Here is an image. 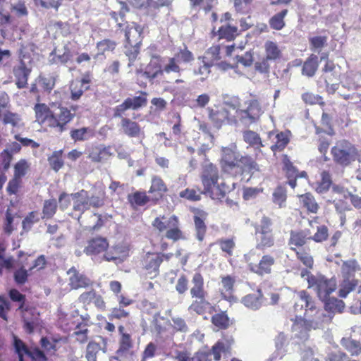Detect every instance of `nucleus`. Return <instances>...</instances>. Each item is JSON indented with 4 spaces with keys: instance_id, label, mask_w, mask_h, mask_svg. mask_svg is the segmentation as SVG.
I'll use <instances>...</instances> for the list:
<instances>
[{
    "instance_id": "nucleus-1",
    "label": "nucleus",
    "mask_w": 361,
    "mask_h": 361,
    "mask_svg": "<svg viewBox=\"0 0 361 361\" xmlns=\"http://www.w3.org/2000/svg\"><path fill=\"white\" fill-rule=\"evenodd\" d=\"M201 180L204 186L203 193L209 195L212 199H221L228 191V187L224 183H218V169L211 163L203 166Z\"/></svg>"
},
{
    "instance_id": "nucleus-2",
    "label": "nucleus",
    "mask_w": 361,
    "mask_h": 361,
    "mask_svg": "<svg viewBox=\"0 0 361 361\" xmlns=\"http://www.w3.org/2000/svg\"><path fill=\"white\" fill-rule=\"evenodd\" d=\"M331 152L334 162L342 166H349L355 160L361 162V156L357 149L345 140L338 141L331 148Z\"/></svg>"
},
{
    "instance_id": "nucleus-3",
    "label": "nucleus",
    "mask_w": 361,
    "mask_h": 361,
    "mask_svg": "<svg viewBox=\"0 0 361 361\" xmlns=\"http://www.w3.org/2000/svg\"><path fill=\"white\" fill-rule=\"evenodd\" d=\"M231 343L228 341L222 340L218 341L212 348V351L207 354L203 352L196 353L193 356H190L187 353L180 352L176 357L177 361H209V355H213L216 361L221 358V353H226L231 348Z\"/></svg>"
},
{
    "instance_id": "nucleus-4",
    "label": "nucleus",
    "mask_w": 361,
    "mask_h": 361,
    "mask_svg": "<svg viewBox=\"0 0 361 361\" xmlns=\"http://www.w3.org/2000/svg\"><path fill=\"white\" fill-rule=\"evenodd\" d=\"M308 287L312 288L320 300H325L334 292L337 287L335 279H328L322 275H312L307 279Z\"/></svg>"
},
{
    "instance_id": "nucleus-5",
    "label": "nucleus",
    "mask_w": 361,
    "mask_h": 361,
    "mask_svg": "<svg viewBox=\"0 0 361 361\" xmlns=\"http://www.w3.org/2000/svg\"><path fill=\"white\" fill-rule=\"evenodd\" d=\"M147 93L141 92L140 95L126 98L122 104L114 109L113 116L114 118H122L127 110H138L147 105Z\"/></svg>"
},
{
    "instance_id": "nucleus-6",
    "label": "nucleus",
    "mask_w": 361,
    "mask_h": 361,
    "mask_svg": "<svg viewBox=\"0 0 361 361\" xmlns=\"http://www.w3.org/2000/svg\"><path fill=\"white\" fill-rule=\"evenodd\" d=\"M246 109L237 110L236 116L245 126H250L254 123L262 113V107L257 99H252L247 102Z\"/></svg>"
},
{
    "instance_id": "nucleus-7",
    "label": "nucleus",
    "mask_w": 361,
    "mask_h": 361,
    "mask_svg": "<svg viewBox=\"0 0 361 361\" xmlns=\"http://www.w3.org/2000/svg\"><path fill=\"white\" fill-rule=\"evenodd\" d=\"M240 152L235 143L227 147H222L221 149V165L222 170L227 173H232L233 168L237 163Z\"/></svg>"
},
{
    "instance_id": "nucleus-8",
    "label": "nucleus",
    "mask_w": 361,
    "mask_h": 361,
    "mask_svg": "<svg viewBox=\"0 0 361 361\" xmlns=\"http://www.w3.org/2000/svg\"><path fill=\"white\" fill-rule=\"evenodd\" d=\"M305 324L307 326L317 329L322 327L324 324L329 323L331 321L324 310H317L315 305L307 313L305 314Z\"/></svg>"
},
{
    "instance_id": "nucleus-9",
    "label": "nucleus",
    "mask_w": 361,
    "mask_h": 361,
    "mask_svg": "<svg viewBox=\"0 0 361 361\" xmlns=\"http://www.w3.org/2000/svg\"><path fill=\"white\" fill-rule=\"evenodd\" d=\"M237 163L233 168L232 173H229L233 176H242L243 173H252L255 171H258V165L256 161L250 156L242 155L240 154Z\"/></svg>"
},
{
    "instance_id": "nucleus-10",
    "label": "nucleus",
    "mask_w": 361,
    "mask_h": 361,
    "mask_svg": "<svg viewBox=\"0 0 361 361\" xmlns=\"http://www.w3.org/2000/svg\"><path fill=\"white\" fill-rule=\"evenodd\" d=\"M67 274L69 276V285L72 289L87 288L92 284L91 280L79 273L74 267L67 271Z\"/></svg>"
},
{
    "instance_id": "nucleus-11",
    "label": "nucleus",
    "mask_w": 361,
    "mask_h": 361,
    "mask_svg": "<svg viewBox=\"0 0 361 361\" xmlns=\"http://www.w3.org/2000/svg\"><path fill=\"white\" fill-rule=\"evenodd\" d=\"M142 28L140 25L131 23L126 26L125 36L128 45L140 46L142 41Z\"/></svg>"
},
{
    "instance_id": "nucleus-12",
    "label": "nucleus",
    "mask_w": 361,
    "mask_h": 361,
    "mask_svg": "<svg viewBox=\"0 0 361 361\" xmlns=\"http://www.w3.org/2000/svg\"><path fill=\"white\" fill-rule=\"evenodd\" d=\"M209 118L217 128H220L226 122L231 125L236 122L235 117L229 116L228 111L226 108H221L216 111L212 110Z\"/></svg>"
},
{
    "instance_id": "nucleus-13",
    "label": "nucleus",
    "mask_w": 361,
    "mask_h": 361,
    "mask_svg": "<svg viewBox=\"0 0 361 361\" xmlns=\"http://www.w3.org/2000/svg\"><path fill=\"white\" fill-rule=\"evenodd\" d=\"M121 118V127L125 135L129 137H140L142 135L144 137V132L137 122L123 116Z\"/></svg>"
},
{
    "instance_id": "nucleus-14",
    "label": "nucleus",
    "mask_w": 361,
    "mask_h": 361,
    "mask_svg": "<svg viewBox=\"0 0 361 361\" xmlns=\"http://www.w3.org/2000/svg\"><path fill=\"white\" fill-rule=\"evenodd\" d=\"M137 73L140 74L141 77L147 78L149 81L157 78L161 75L160 56H153L145 70L137 71Z\"/></svg>"
},
{
    "instance_id": "nucleus-15",
    "label": "nucleus",
    "mask_w": 361,
    "mask_h": 361,
    "mask_svg": "<svg viewBox=\"0 0 361 361\" xmlns=\"http://www.w3.org/2000/svg\"><path fill=\"white\" fill-rule=\"evenodd\" d=\"M72 57L71 49L68 44H65L61 48H55L49 55L51 63L66 64Z\"/></svg>"
},
{
    "instance_id": "nucleus-16",
    "label": "nucleus",
    "mask_w": 361,
    "mask_h": 361,
    "mask_svg": "<svg viewBox=\"0 0 361 361\" xmlns=\"http://www.w3.org/2000/svg\"><path fill=\"white\" fill-rule=\"evenodd\" d=\"M73 201V210L80 212V214L90 209L89 196L87 192L82 190L80 192L72 193L71 195ZM81 215L79 216L78 219Z\"/></svg>"
},
{
    "instance_id": "nucleus-17",
    "label": "nucleus",
    "mask_w": 361,
    "mask_h": 361,
    "mask_svg": "<svg viewBox=\"0 0 361 361\" xmlns=\"http://www.w3.org/2000/svg\"><path fill=\"white\" fill-rule=\"evenodd\" d=\"M322 301L324 302V311L331 319L336 313H342L345 309L344 302L335 297L329 296Z\"/></svg>"
},
{
    "instance_id": "nucleus-18",
    "label": "nucleus",
    "mask_w": 361,
    "mask_h": 361,
    "mask_svg": "<svg viewBox=\"0 0 361 361\" xmlns=\"http://www.w3.org/2000/svg\"><path fill=\"white\" fill-rule=\"evenodd\" d=\"M275 262L274 258L269 255H264L257 264L250 263L249 267L252 271L264 275L271 272V267Z\"/></svg>"
},
{
    "instance_id": "nucleus-19",
    "label": "nucleus",
    "mask_w": 361,
    "mask_h": 361,
    "mask_svg": "<svg viewBox=\"0 0 361 361\" xmlns=\"http://www.w3.org/2000/svg\"><path fill=\"white\" fill-rule=\"evenodd\" d=\"M31 73L30 68H28L24 62L20 63L13 68V74L16 78V85L19 89L27 86L28 77Z\"/></svg>"
},
{
    "instance_id": "nucleus-20",
    "label": "nucleus",
    "mask_w": 361,
    "mask_h": 361,
    "mask_svg": "<svg viewBox=\"0 0 361 361\" xmlns=\"http://www.w3.org/2000/svg\"><path fill=\"white\" fill-rule=\"evenodd\" d=\"M312 239V233L310 229L305 228L300 231H291L288 244L292 246L301 247L305 245L307 240Z\"/></svg>"
},
{
    "instance_id": "nucleus-21",
    "label": "nucleus",
    "mask_w": 361,
    "mask_h": 361,
    "mask_svg": "<svg viewBox=\"0 0 361 361\" xmlns=\"http://www.w3.org/2000/svg\"><path fill=\"white\" fill-rule=\"evenodd\" d=\"M109 243L104 238H96L88 242L87 246L85 248L84 252L87 255H97L106 250Z\"/></svg>"
},
{
    "instance_id": "nucleus-22",
    "label": "nucleus",
    "mask_w": 361,
    "mask_h": 361,
    "mask_svg": "<svg viewBox=\"0 0 361 361\" xmlns=\"http://www.w3.org/2000/svg\"><path fill=\"white\" fill-rule=\"evenodd\" d=\"M297 296L298 300L295 302L294 305L295 312H300L305 308V314H306L309 310L314 307V302L306 291H300L297 294Z\"/></svg>"
},
{
    "instance_id": "nucleus-23",
    "label": "nucleus",
    "mask_w": 361,
    "mask_h": 361,
    "mask_svg": "<svg viewBox=\"0 0 361 361\" xmlns=\"http://www.w3.org/2000/svg\"><path fill=\"white\" fill-rule=\"evenodd\" d=\"M241 302L247 308L252 310H259L263 303V294L260 289L257 293L248 294L244 296Z\"/></svg>"
},
{
    "instance_id": "nucleus-24",
    "label": "nucleus",
    "mask_w": 361,
    "mask_h": 361,
    "mask_svg": "<svg viewBox=\"0 0 361 361\" xmlns=\"http://www.w3.org/2000/svg\"><path fill=\"white\" fill-rule=\"evenodd\" d=\"M192 288L190 295L192 298H202L207 295L204 289V279L200 273H195L192 279Z\"/></svg>"
},
{
    "instance_id": "nucleus-25",
    "label": "nucleus",
    "mask_w": 361,
    "mask_h": 361,
    "mask_svg": "<svg viewBox=\"0 0 361 361\" xmlns=\"http://www.w3.org/2000/svg\"><path fill=\"white\" fill-rule=\"evenodd\" d=\"M243 139L250 147L255 150L261 151L260 148L265 146L259 135L252 130H246L243 132Z\"/></svg>"
},
{
    "instance_id": "nucleus-26",
    "label": "nucleus",
    "mask_w": 361,
    "mask_h": 361,
    "mask_svg": "<svg viewBox=\"0 0 361 361\" xmlns=\"http://www.w3.org/2000/svg\"><path fill=\"white\" fill-rule=\"evenodd\" d=\"M169 230L166 233L168 239L176 241L183 238L181 231L178 228V219L175 215L168 219Z\"/></svg>"
},
{
    "instance_id": "nucleus-27",
    "label": "nucleus",
    "mask_w": 361,
    "mask_h": 361,
    "mask_svg": "<svg viewBox=\"0 0 361 361\" xmlns=\"http://www.w3.org/2000/svg\"><path fill=\"white\" fill-rule=\"evenodd\" d=\"M318 67V57L317 55L312 54L304 62L302 68V74L308 78H312L315 75Z\"/></svg>"
},
{
    "instance_id": "nucleus-28",
    "label": "nucleus",
    "mask_w": 361,
    "mask_h": 361,
    "mask_svg": "<svg viewBox=\"0 0 361 361\" xmlns=\"http://www.w3.org/2000/svg\"><path fill=\"white\" fill-rule=\"evenodd\" d=\"M162 261V257L159 255H152L147 257L145 262V268L151 278L157 276Z\"/></svg>"
},
{
    "instance_id": "nucleus-29",
    "label": "nucleus",
    "mask_w": 361,
    "mask_h": 361,
    "mask_svg": "<svg viewBox=\"0 0 361 361\" xmlns=\"http://www.w3.org/2000/svg\"><path fill=\"white\" fill-rule=\"evenodd\" d=\"M118 331L121 334V338L120 340V347L116 353L118 356H122L126 353H128L133 347V342L130 334L125 331L123 326H120L118 327Z\"/></svg>"
},
{
    "instance_id": "nucleus-30",
    "label": "nucleus",
    "mask_w": 361,
    "mask_h": 361,
    "mask_svg": "<svg viewBox=\"0 0 361 361\" xmlns=\"http://www.w3.org/2000/svg\"><path fill=\"white\" fill-rule=\"evenodd\" d=\"M361 270L355 260H348L341 266V274L343 279H354L355 273Z\"/></svg>"
},
{
    "instance_id": "nucleus-31",
    "label": "nucleus",
    "mask_w": 361,
    "mask_h": 361,
    "mask_svg": "<svg viewBox=\"0 0 361 361\" xmlns=\"http://www.w3.org/2000/svg\"><path fill=\"white\" fill-rule=\"evenodd\" d=\"M269 137L273 139V140H275L274 144L270 147L274 152L283 150L289 141L287 135L283 133H275L269 132Z\"/></svg>"
},
{
    "instance_id": "nucleus-32",
    "label": "nucleus",
    "mask_w": 361,
    "mask_h": 361,
    "mask_svg": "<svg viewBox=\"0 0 361 361\" xmlns=\"http://www.w3.org/2000/svg\"><path fill=\"white\" fill-rule=\"evenodd\" d=\"M204 220L205 216L204 213H199L194 216L195 235L199 241L203 240L206 233L207 226Z\"/></svg>"
},
{
    "instance_id": "nucleus-33",
    "label": "nucleus",
    "mask_w": 361,
    "mask_h": 361,
    "mask_svg": "<svg viewBox=\"0 0 361 361\" xmlns=\"http://www.w3.org/2000/svg\"><path fill=\"white\" fill-rule=\"evenodd\" d=\"M311 329H312V328H310L305 324V319L301 322H295L292 326L294 336L301 341H305L307 339L309 336L308 331Z\"/></svg>"
},
{
    "instance_id": "nucleus-34",
    "label": "nucleus",
    "mask_w": 361,
    "mask_h": 361,
    "mask_svg": "<svg viewBox=\"0 0 361 361\" xmlns=\"http://www.w3.org/2000/svg\"><path fill=\"white\" fill-rule=\"evenodd\" d=\"M341 345L353 356H357L361 354V343L359 341L343 338L341 340Z\"/></svg>"
},
{
    "instance_id": "nucleus-35",
    "label": "nucleus",
    "mask_w": 361,
    "mask_h": 361,
    "mask_svg": "<svg viewBox=\"0 0 361 361\" xmlns=\"http://www.w3.org/2000/svg\"><path fill=\"white\" fill-rule=\"evenodd\" d=\"M264 49L265 57L271 61H275L276 60L280 59L281 51L276 42L272 41L266 42L264 44Z\"/></svg>"
},
{
    "instance_id": "nucleus-36",
    "label": "nucleus",
    "mask_w": 361,
    "mask_h": 361,
    "mask_svg": "<svg viewBox=\"0 0 361 361\" xmlns=\"http://www.w3.org/2000/svg\"><path fill=\"white\" fill-rule=\"evenodd\" d=\"M13 345L15 350L16 353L18 356L19 361H24L23 356L26 355L30 354V348H29L25 343L20 339L18 336L13 335Z\"/></svg>"
},
{
    "instance_id": "nucleus-37",
    "label": "nucleus",
    "mask_w": 361,
    "mask_h": 361,
    "mask_svg": "<svg viewBox=\"0 0 361 361\" xmlns=\"http://www.w3.org/2000/svg\"><path fill=\"white\" fill-rule=\"evenodd\" d=\"M195 298L196 300L189 306V311L203 314L210 307V303L206 300V297Z\"/></svg>"
},
{
    "instance_id": "nucleus-38",
    "label": "nucleus",
    "mask_w": 361,
    "mask_h": 361,
    "mask_svg": "<svg viewBox=\"0 0 361 361\" xmlns=\"http://www.w3.org/2000/svg\"><path fill=\"white\" fill-rule=\"evenodd\" d=\"M357 285L358 281L355 279H343L339 289V296L346 298L348 293L354 290Z\"/></svg>"
},
{
    "instance_id": "nucleus-39",
    "label": "nucleus",
    "mask_w": 361,
    "mask_h": 361,
    "mask_svg": "<svg viewBox=\"0 0 361 361\" xmlns=\"http://www.w3.org/2000/svg\"><path fill=\"white\" fill-rule=\"evenodd\" d=\"M288 13V10L284 9L273 16L269 20V25L272 29L281 30L285 26L284 18Z\"/></svg>"
},
{
    "instance_id": "nucleus-40",
    "label": "nucleus",
    "mask_w": 361,
    "mask_h": 361,
    "mask_svg": "<svg viewBox=\"0 0 361 361\" xmlns=\"http://www.w3.org/2000/svg\"><path fill=\"white\" fill-rule=\"evenodd\" d=\"M238 35V27L229 24L222 25L219 29V35L220 38H225L228 41L234 39Z\"/></svg>"
},
{
    "instance_id": "nucleus-41",
    "label": "nucleus",
    "mask_w": 361,
    "mask_h": 361,
    "mask_svg": "<svg viewBox=\"0 0 361 361\" xmlns=\"http://www.w3.org/2000/svg\"><path fill=\"white\" fill-rule=\"evenodd\" d=\"M257 234L258 235L257 248L270 247L274 245V240L271 232L259 233Z\"/></svg>"
},
{
    "instance_id": "nucleus-42",
    "label": "nucleus",
    "mask_w": 361,
    "mask_h": 361,
    "mask_svg": "<svg viewBox=\"0 0 361 361\" xmlns=\"http://www.w3.org/2000/svg\"><path fill=\"white\" fill-rule=\"evenodd\" d=\"M300 202L307 209L312 213H317L319 206L314 197L310 193H306L300 196Z\"/></svg>"
},
{
    "instance_id": "nucleus-43",
    "label": "nucleus",
    "mask_w": 361,
    "mask_h": 361,
    "mask_svg": "<svg viewBox=\"0 0 361 361\" xmlns=\"http://www.w3.org/2000/svg\"><path fill=\"white\" fill-rule=\"evenodd\" d=\"M182 69L178 65V61L175 57L169 58L168 62L164 65V68L161 67V75L164 73H180Z\"/></svg>"
},
{
    "instance_id": "nucleus-44",
    "label": "nucleus",
    "mask_w": 361,
    "mask_h": 361,
    "mask_svg": "<svg viewBox=\"0 0 361 361\" xmlns=\"http://www.w3.org/2000/svg\"><path fill=\"white\" fill-rule=\"evenodd\" d=\"M37 121L39 123H46V119L51 114V111L44 104H37L35 106Z\"/></svg>"
},
{
    "instance_id": "nucleus-45",
    "label": "nucleus",
    "mask_w": 361,
    "mask_h": 361,
    "mask_svg": "<svg viewBox=\"0 0 361 361\" xmlns=\"http://www.w3.org/2000/svg\"><path fill=\"white\" fill-rule=\"evenodd\" d=\"M128 201L132 205L143 206L149 201V198L145 192H135L128 195Z\"/></svg>"
},
{
    "instance_id": "nucleus-46",
    "label": "nucleus",
    "mask_w": 361,
    "mask_h": 361,
    "mask_svg": "<svg viewBox=\"0 0 361 361\" xmlns=\"http://www.w3.org/2000/svg\"><path fill=\"white\" fill-rule=\"evenodd\" d=\"M213 324L219 329H226L230 325V320L226 312L214 314L212 318Z\"/></svg>"
},
{
    "instance_id": "nucleus-47",
    "label": "nucleus",
    "mask_w": 361,
    "mask_h": 361,
    "mask_svg": "<svg viewBox=\"0 0 361 361\" xmlns=\"http://www.w3.org/2000/svg\"><path fill=\"white\" fill-rule=\"evenodd\" d=\"M61 155L62 150L55 151L48 159L51 169L56 172H57L63 166V161L61 158Z\"/></svg>"
},
{
    "instance_id": "nucleus-48",
    "label": "nucleus",
    "mask_w": 361,
    "mask_h": 361,
    "mask_svg": "<svg viewBox=\"0 0 361 361\" xmlns=\"http://www.w3.org/2000/svg\"><path fill=\"white\" fill-rule=\"evenodd\" d=\"M322 180L319 183L316 190L318 193H324L329 190L331 185V176L328 171H323L321 174Z\"/></svg>"
},
{
    "instance_id": "nucleus-49",
    "label": "nucleus",
    "mask_w": 361,
    "mask_h": 361,
    "mask_svg": "<svg viewBox=\"0 0 361 361\" xmlns=\"http://www.w3.org/2000/svg\"><path fill=\"white\" fill-rule=\"evenodd\" d=\"M57 117L61 121L60 123L64 127V130H66V125L75 117V113L71 112V110H68L67 108L61 107Z\"/></svg>"
},
{
    "instance_id": "nucleus-50",
    "label": "nucleus",
    "mask_w": 361,
    "mask_h": 361,
    "mask_svg": "<svg viewBox=\"0 0 361 361\" xmlns=\"http://www.w3.org/2000/svg\"><path fill=\"white\" fill-rule=\"evenodd\" d=\"M310 49L319 52L327 43V37L325 36H315L309 39Z\"/></svg>"
},
{
    "instance_id": "nucleus-51",
    "label": "nucleus",
    "mask_w": 361,
    "mask_h": 361,
    "mask_svg": "<svg viewBox=\"0 0 361 361\" xmlns=\"http://www.w3.org/2000/svg\"><path fill=\"white\" fill-rule=\"evenodd\" d=\"M40 219V214L37 212H32L23 219L22 226L23 230L28 231L31 229L32 225L38 222Z\"/></svg>"
},
{
    "instance_id": "nucleus-52",
    "label": "nucleus",
    "mask_w": 361,
    "mask_h": 361,
    "mask_svg": "<svg viewBox=\"0 0 361 361\" xmlns=\"http://www.w3.org/2000/svg\"><path fill=\"white\" fill-rule=\"evenodd\" d=\"M57 204L55 199L45 200L43 207V214L46 218H51L56 212Z\"/></svg>"
},
{
    "instance_id": "nucleus-53",
    "label": "nucleus",
    "mask_w": 361,
    "mask_h": 361,
    "mask_svg": "<svg viewBox=\"0 0 361 361\" xmlns=\"http://www.w3.org/2000/svg\"><path fill=\"white\" fill-rule=\"evenodd\" d=\"M100 345L95 342H90L87 346L86 358L87 361H97V354L100 350Z\"/></svg>"
},
{
    "instance_id": "nucleus-54",
    "label": "nucleus",
    "mask_w": 361,
    "mask_h": 361,
    "mask_svg": "<svg viewBox=\"0 0 361 361\" xmlns=\"http://www.w3.org/2000/svg\"><path fill=\"white\" fill-rule=\"evenodd\" d=\"M140 47L135 45H128L127 43L125 45V51L124 53L126 56L128 58L129 63L128 66H130L133 62L136 59L139 52H140Z\"/></svg>"
},
{
    "instance_id": "nucleus-55",
    "label": "nucleus",
    "mask_w": 361,
    "mask_h": 361,
    "mask_svg": "<svg viewBox=\"0 0 361 361\" xmlns=\"http://www.w3.org/2000/svg\"><path fill=\"white\" fill-rule=\"evenodd\" d=\"M91 130L88 128H81L80 129L72 130L70 133L71 138L74 141H82L88 139L87 134Z\"/></svg>"
},
{
    "instance_id": "nucleus-56",
    "label": "nucleus",
    "mask_w": 361,
    "mask_h": 361,
    "mask_svg": "<svg viewBox=\"0 0 361 361\" xmlns=\"http://www.w3.org/2000/svg\"><path fill=\"white\" fill-rule=\"evenodd\" d=\"M325 361H350L348 356L340 350L330 351L324 357Z\"/></svg>"
},
{
    "instance_id": "nucleus-57",
    "label": "nucleus",
    "mask_w": 361,
    "mask_h": 361,
    "mask_svg": "<svg viewBox=\"0 0 361 361\" xmlns=\"http://www.w3.org/2000/svg\"><path fill=\"white\" fill-rule=\"evenodd\" d=\"M116 46V42L111 39H104L99 42L97 44L98 51L101 54H104L106 51H112L114 50Z\"/></svg>"
},
{
    "instance_id": "nucleus-58",
    "label": "nucleus",
    "mask_w": 361,
    "mask_h": 361,
    "mask_svg": "<svg viewBox=\"0 0 361 361\" xmlns=\"http://www.w3.org/2000/svg\"><path fill=\"white\" fill-rule=\"evenodd\" d=\"M89 89V87H82L80 82H73L71 85V99L78 100L80 98L85 91Z\"/></svg>"
},
{
    "instance_id": "nucleus-59",
    "label": "nucleus",
    "mask_w": 361,
    "mask_h": 361,
    "mask_svg": "<svg viewBox=\"0 0 361 361\" xmlns=\"http://www.w3.org/2000/svg\"><path fill=\"white\" fill-rule=\"evenodd\" d=\"M286 200V190L282 187H278L273 193V201L279 207H283Z\"/></svg>"
},
{
    "instance_id": "nucleus-60",
    "label": "nucleus",
    "mask_w": 361,
    "mask_h": 361,
    "mask_svg": "<svg viewBox=\"0 0 361 361\" xmlns=\"http://www.w3.org/2000/svg\"><path fill=\"white\" fill-rule=\"evenodd\" d=\"M167 188L161 178L154 176L152 179V185L149 190V192H166Z\"/></svg>"
},
{
    "instance_id": "nucleus-61",
    "label": "nucleus",
    "mask_w": 361,
    "mask_h": 361,
    "mask_svg": "<svg viewBox=\"0 0 361 361\" xmlns=\"http://www.w3.org/2000/svg\"><path fill=\"white\" fill-rule=\"evenodd\" d=\"M28 276V271L24 267L17 269L13 274L14 281L18 285L25 284L27 281Z\"/></svg>"
},
{
    "instance_id": "nucleus-62",
    "label": "nucleus",
    "mask_w": 361,
    "mask_h": 361,
    "mask_svg": "<svg viewBox=\"0 0 361 361\" xmlns=\"http://www.w3.org/2000/svg\"><path fill=\"white\" fill-rule=\"evenodd\" d=\"M28 165L25 160H20L14 166V177L21 179L26 173Z\"/></svg>"
},
{
    "instance_id": "nucleus-63",
    "label": "nucleus",
    "mask_w": 361,
    "mask_h": 361,
    "mask_svg": "<svg viewBox=\"0 0 361 361\" xmlns=\"http://www.w3.org/2000/svg\"><path fill=\"white\" fill-rule=\"evenodd\" d=\"M328 237V228L325 226H317V233L312 235V239L317 243H321L325 240Z\"/></svg>"
},
{
    "instance_id": "nucleus-64",
    "label": "nucleus",
    "mask_w": 361,
    "mask_h": 361,
    "mask_svg": "<svg viewBox=\"0 0 361 361\" xmlns=\"http://www.w3.org/2000/svg\"><path fill=\"white\" fill-rule=\"evenodd\" d=\"M39 83L44 90L50 92L54 87L55 78L53 75L40 77Z\"/></svg>"
}]
</instances>
